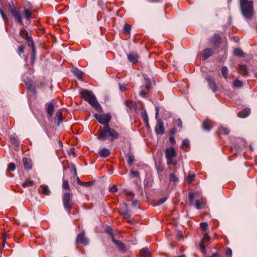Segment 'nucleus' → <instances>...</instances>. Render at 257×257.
Returning a JSON list of instances; mask_svg holds the SVG:
<instances>
[{"instance_id": "obj_24", "label": "nucleus", "mask_w": 257, "mask_h": 257, "mask_svg": "<svg viewBox=\"0 0 257 257\" xmlns=\"http://www.w3.org/2000/svg\"><path fill=\"white\" fill-rule=\"evenodd\" d=\"M145 87L147 91H149L151 87L152 83L147 75H144Z\"/></svg>"}, {"instance_id": "obj_61", "label": "nucleus", "mask_w": 257, "mask_h": 257, "mask_svg": "<svg viewBox=\"0 0 257 257\" xmlns=\"http://www.w3.org/2000/svg\"><path fill=\"white\" fill-rule=\"evenodd\" d=\"M126 195L128 196H130L132 197H134V194L132 192H126Z\"/></svg>"}, {"instance_id": "obj_59", "label": "nucleus", "mask_w": 257, "mask_h": 257, "mask_svg": "<svg viewBox=\"0 0 257 257\" xmlns=\"http://www.w3.org/2000/svg\"><path fill=\"white\" fill-rule=\"evenodd\" d=\"M147 94V92L144 90H141L140 95L142 97H145Z\"/></svg>"}, {"instance_id": "obj_7", "label": "nucleus", "mask_w": 257, "mask_h": 257, "mask_svg": "<svg viewBox=\"0 0 257 257\" xmlns=\"http://www.w3.org/2000/svg\"><path fill=\"white\" fill-rule=\"evenodd\" d=\"M94 117L100 123L104 125V126H105L109 125L108 123L111 119V116L109 113L102 114H95Z\"/></svg>"}, {"instance_id": "obj_42", "label": "nucleus", "mask_w": 257, "mask_h": 257, "mask_svg": "<svg viewBox=\"0 0 257 257\" xmlns=\"http://www.w3.org/2000/svg\"><path fill=\"white\" fill-rule=\"evenodd\" d=\"M32 50V55L31 58L32 63H33L36 57V50L34 47H31Z\"/></svg>"}, {"instance_id": "obj_29", "label": "nucleus", "mask_w": 257, "mask_h": 257, "mask_svg": "<svg viewBox=\"0 0 257 257\" xmlns=\"http://www.w3.org/2000/svg\"><path fill=\"white\" fill-rule=\"evenodd\" d=\"M175 172H176V167H175ZM176 172L171 173L169 177L170 182H176L178 181V177L175 174Z\"/></svg>"}, {"instance_id": "obj_47", "label": "nucleus", "mask_w": 257, "mask_h": 257, "mask_svg": "<svg viewBox=\"0 0 257 257\" xmlns=\"http://www.w3.org/2000/svg\"><path fill=\"white\" fill-rule=\"evenodd\" d=\"M0 14H1V15L3 18V19L6 22H8V18L7 17V16H6V15L5 14V13H4L3 11L2 10V9H0Z\"/></svg>"}, {"instance_id": "obj_45", "label": "nucleus", "mask_w": 257, "mask_h": 257, "mask_svg": "<svg viewBox=\"0 0 257 257\" xmlns=\"http://www.w3.org/2000/svg\"><path fill=\"white\" fill-rule=\"evenodd\" d=\"M8 169L10 171H14L16 169V165L14 163H11L8 165Z\"/></svg>"}, {"instance_id": "obj_57", "label": "nucleus", "mask_w": 257, "mask_h": 257, "mask_svg": "<svg viewBox=\"0 0 257 257\" xmlns=\"http://www.w3.org/2000/svg\"><path fill=\"white\" fill-rule=\"evenodd\" d=\"M169 140L170 143L172 144H175L176 143L175 138L173 136L170 137Z\"/></svg>"}, {"instance_id": "obj_39", "label": "nucleus", "mask_w": 257, "mask_h": 257, "mask_svg": "<svg viewBox=\"0 0 257 257\" xmlns=\"http://www.w3.org/2000/svg\"><path fill=\"white\" fill-rule=\"evenodd\" d=\"M142 117L144 119V122L148 124L149 117L146 110L142 112Z\"/></svg>"}, {"instance_id": "obj_58", "label": "nucleus", "mask_w": 257, "mask_h": 257, "mask_svg": "<svg viewBox=\"0 0 257 257\" xmlns=\"http://www.w3.org/2000/svg\"><path fill=\"white\" fill-rule=\"evenodd\" d=\"M107 232L110 234L111 235V237L112 238V235H114L113 233H112V229L111 228H108L107 229Z\"/></svg>"}, {"instance_id": "obj_9", "label": "nucleus", "mask_w": 257, "mask_h": 257, "mask_svg": "<svg viewBox=\"0 0 257 257\" xmlns=\"http://www.w3.org/2000/svg\"><path fill=\"white\" fill-rule=\"evenodd\" d=\"M76 243L83 244L84 245H87L89 243L88 239L85 237L84 231L79 233L76 237Z\"/></svg>"}, {"instance_id": "obj_11", "label": "nucleus", "mask_w": 257, "mask_h": 257, "mask_svg": "<svg viewBox=\"0 0 257 257\" xmlns=\"http://www.w3.org/2000/svg\"><path fill=\"white\" fill-rule=\"evenodd\" d=\"M205 80L207 82L209 88L213 93L217 91V85L211 76L207 75L205 76Z\"/></svg>"}, {"instance_id": "obj_48", "label": "nucleus", "mask_w": 257, "mask_h": 257, "mask_svg": "<svg viewBox=\"0 0 257 257\" xmlns=\"http://www.w3.org/2000/svg\"><path fill=\"white\" fill-rule=\"evenodd\" d=\"M167 200L166 198H162L161 199H159L157 202V204L158 205H161L163 204Z\"/></svg>"}, {"instance_id": "obj_56", "label": "nucleus", "mask_w": 257, "mask_h": 257, "mask_svg": "<svg viewBox=\"0 0 257 257\" xmlns=\"http://www.w3.org/2000/svg\"><path fill=\"white\" fill-rule=\"evenodd\" d=\"M221 129L225 135H228L229 133V131L227 128L221 127Z\"/></svg>"}, {"instance_id": "obj_3", "label": "nucleus", "mask_w": 257, "mask_h": 257, "mask_svg": "<svg viewBox=\"0 0 257 257\" xmlns=\"http://www.w3.org/2000/svg\"><path fill=\"white\" fill-rule=\"evenodd\" d=\"M241 11L246 19H251L254 15L253 2L248 0H239Z\"/></svg>"}, {"instance_id": "obj_2", "label": "nucleus", "mask_w": 257, "mask_h": 257, "mask_svg": "<svg viewBox=\"0 0 257 257\" xmlns=\"http://www.w3.org/2000/svg\"><path fill=\"white\" fill-rule=\"evenodd\" d=\"M118 137L119 134L116 131L111 128L109 125H106L104 126L103 130L98 134L97 139L99 140H104L107 138L111 142L118 139Z\"/></svg>"}, {"instance_id": "obj_41", "label": "nucleus", "mask_w": 257, "mask_h": 257, "mask_svg": "<svg viewBox=\"0 0 257 257\" xmlns=\"http://www.w3.org/2000/svg\"><path fill=\"white\" fill-rule=\"evenodd\" d=\"M20 35L25 39L28 35V33L25 29H22L20 32Z\"/></svg>"}, {"instance_id": "obj_4", "label": "nucleus", "mask_w": 257, "mask_h": 257, "mask_svg": "<svg viewBox=\"0 0 257 257\" xmlns=\"http://www.w3.org/2000/svg\"><path fill=\"white\" fill-rule=\"evenodd\" d=\"M165 156L168 165L171 164L175 165L177 164V161L175 159L177 156V153L173 147H171L166 149Z\"/></svg>"}, {"instance_id": "obj_26", "label": "nucleus", "mask_w": 257, "mask_h": 257, "mask_svg": "<svg viewBox=\"0 0 257 257\" xmlns=\"http://www.w3.org/2000/svg\"><path fill=\"white\" fill-rule=\"evenodd\" d=\"M247 67L245 65H240L239 66V70L240 73L243 76H247L248 74V71H247Z\"/></svg>"}, {"instance_id": "obj_38", "label": "nucleus", "mask_w": 257, "mask_h": 257, "mask_svg": "<svg viewBox=\"0 0 257 257\" xmlns=\"http://www.w3.org/2000/svg\"><path fill=\"white\" fill-rule=\"evenodd\" d=\"M190 145L189 141L188 139H184L182 141V147L183 149L184 148H187Z\"/></svg>"}, {"instance_id": "obj_33", "label": "nucleus", "mask_w": 257, "mask_h": 257, "mask_svg": "<svg viewBox=\"0 0 257 257\" xmlns=\"http://www.w3.org/2000/svg\"><path fill=\"white\" fill-rule=\"evenodd\" d=\"M221 73L223 78L226 79L228 77V70L226 66H223L221 69Z\"/></svg>"}, {"instance_id": "obj_8", "label": "nucleus", "mask_w": 257, "mask_h": 257, "mask_svg": "<svg viewBox=\"0 0 257 257\" xmlns=\"http://www.w3.org/2000/svg\"><path fill=\"white\" fill-rule=\"evenodd\" d=\"M155 133L157 135H163L165 133V128L164 126L163 121L159 118L157 120V123L155 126Z\"/></svg>"}, {"instance_id": "obj_49", "label": "nucleus", "mask_w": 257, "mask_h": 257, "mask_svg": "<svg viewBox=\"0 0 257 257\" xmlns=\"http://www.w3.org/2000/svg\"><path fill=\"white\" fill-rule=\"evenodd\" d=\"M175 123L178 127L182 128V122L180 118H178L176 120Z\"/></svg>"}, {"instance_id": "obj_44", "label": "nucleus", "mask_w": 257, "mask_h": 257, "mask_svg": "<svg viewBox=\"0 0 257 257\" xmlns=\"http://www.w3.org/2000/svg\"><path fill=\"white\" fill-rule=\"evenodd\" d=\"M117 187L116 185H113L109 188V191L111 193H115L117 191Z\"/></svg>"}, {"instance_id": "obj_60", "label": "nucleus", "mask_w": 257, "mask_h": 257, "mask_svg": "<svg viewBox=\"0 0 257 257\" xmlns=\"http://www.w3.org/2000/svg\"><path fill=\"white\" fill-rule=\"evenodd\" d=\"M138 200L136 199H135L132 201V206L136 207L138 204Z\"/></svg>"}, {"instance_id": "obj_31", "label": "nucleus", "mask_w": 257, "mask_h": 257, "mask_svg": "<svg viewBox=\"0 0 257 257\" xmlns=\"http://www.w3.org/2000/svg\"><path fill=\"white\" fill-rule=\"evenodd\" d=\"M34 184L33 181L29 179H27L22 184V186L24 188L28 187L33 186Z\"/></svg>"}, {"instance_id": "obj_62", "label": "nucleus", "mask_w": 257, "mask_h": 257, "mask_svg": "<svg viewBox=\"0 0 257 257\" xmlns=\"http://www.w3.org/2000/svg\"><path fill=\"white\" fill-rule=\"evenodd\" d=\"M159 109L158 107H156V118L157 119L159 115Z\"/></svg>"}, {"instance_id": "obj_10", "label": "nucleus", "mask_w": 257, "mask_h": 257, "mask_svg": "<svg viewBox=\"0 0 257 257\" xmlns=\"http://www.w3.org/2000/svg\"><path fill=\"white\" fill-rule=\"evenodd\" d=\"M112 241L116 245L117 248L121 253H124L126 251V247L124 244L120 240H116L114 235H112Z\"/></svg>"}, {"instance_id": "obj_36", "label": "nucleus", "mask_w": 257, "mask_h": 257, "mask_svg": "<svg viewBox=\"0 0 257 257\" xmlns=\"http://www.w3.org/2000/svg\"><path fill=\"white\" fill-rule=\"evenodd\" d=\"M62 187L64 189L67 190H70V187L68 180H63Z\"/></svg>"}, {"instance_id": "obj_23", "label": "nucleus", "mask_w": 257, "mask_h": 257, "mask_svg": "<svg viewBox=\"0 0 257 257\" xmlns=\"http://www.w3.org/2000/svg\"><path fill=\"white\" fill-rule=\"evenodd\" d=\"M71 71L78 79H82L83 73L81 71L76 68H73L72 69Z\"/></svg>"}, {"instance_id": "obj_22", "label": "nucleus", "mask_w": 257, "mask_h": 257, "mask_svg": "<svg viewBox=\"0 0 257 257\" xmlns=\"http://www.w3.org/2000/svg\"><path fill=\"white\" fill-rule=\"evenodd\" d=\"M30 7L25 9L24 16L28 21H30L32 18V12Z\"/></svg>"}, {"instance_id": "obj_17", "label": "nucleus", "mask_w": 257, "mask_h": 257, "mask_svg": "<svg viewBox=\"0 0 257 257\" xmlns=\"http://www.w3.org/2000/svg\"><path fill=\"white\" fill-rule=\"evenodd\" d=\"M98 154L102 158H107L110 155V151L108 149L102 148L99 150Z\"/></svg>"}, {"instance_id": "obj_54", "label": "nucleus", "mask_w": 257, "mask_h": 257, "mask_svg": "<svg viewBox=\"0 0 257 257\" xmlns=\"http://www.w3.org/2000/svg\"><path fill=\"white\" fill-rule=\"evenodd\" d=\"M131 173L132 175L135 177L139 178L140 177V173L139 172L132 171Z\"/></svg>"}, {"instance_id": "obj_14", "label": "nucleus", "mask_w": 257, "mask_h": 257, "mask_svg": "<svg viewBox=\"0 0 257 257\" xmlns=\"http://www.w3.org/2000/svg\"><path fill=\"white\" fill-rule=\"evenodd\" d=\"M46 110L49 117H52L53 114L54 106L53 103L50 101L46 103Z\"/></svg>"}, {"instance_id": "obj_63", "label": "nucleus", "mask_w": 257, "mask_h": 257, "mask_svg": "<svg viewBox=\"0 0 257 257\" xmlns=\"http://www.w3.org/2000/svg\"><path fill=\"white\" fill-rule=\"evenodd\" d=\"M219 255L217 252L213 253L212 255L208 256V257H218Z\"/></svg>"}, {"instance_id": "obj_37", "label": "nucleus", "mask_w": 257, "mask_h": 257, "mask_svg": "<svg viewBox=\"0 0 257 257\" xmlns=\"http://www.w3.org/2000/svg\"><path fill=\"white\" fill-rule=\"evenodd\" d=\"M233 85L235 87L240 88L243 85V83L241 81H240L239 80H235L233 82Z\"/></svg>"}, {"instance_id": "obj_35", "label": "nucleus", "mask_w": 257, "mask_h": 257, "mask_svg": "<svg viewBox=\"0 0 257 257\" xmlns=\"http://www.w3.org/2000/svg\"><path fill=\"white\" fill-rule=\"evenodd\" d=\"M27 42H28V45L30 47H34V42L33 41L32 38L31 37L28 36V35L25 38Z\"/></svg>"}, {"instance_id": "obj_13", "label": "nucleus", "mask_w": 257, "mask_h": 257, "mask_svg": "<svg viewBox=\"0 0 257 257\" xmlns=\"http://www.w3.org/2000/svg\"><path fill=\"white\" fill-rule=\"evenodd\" d=\"M213 50L211 48H206L204 49L202 53V59L203 60H206L213 54Z\"/></svg>"}, {"instance_id": "obj_6", "label": "nucleus", "mask_w": 257, "mask_h": 257, "mask_svg": "<svg viewBox=\"0 0 257 257\" xmlns=\"http://www.w3.org/2000/svg\"><path fill=\"white\" fill-rule=\"evenodd\" d=\"M71 198V195L68 192L64 193L62 198L64 207L69 215L70 214V210L73 204Z\"/></svg>"}, {"instance_id": "obj_43", "label": "nucleus", "mask_w": 257, "mask_h": 257, "mask_svg": "<svg viewBox=\"0 0 257 257\" xmlns=\"http://www.w3.org/2000/svg\"><path fill=\"white\" fill-rule=\"evenodd\" d=\"M194 194L193 193H191L189 194V203L191 205H194Z\"/></svg>"}, {"instance_id": "obj_19", "label": "nucleus", "mask_w": 257, "mask_h": 257, "mask_svg": "<svg viewBox=\"0 0 257 257\" xmlns=\"http://www.w3.org/2000/svg\"><path fill=\"white\" fill-rule=\"evenodd\" d=\"M211 42L216 47H218L220 44V37L219 35L215 34L212 38Z\"/></svg>"}, {"instance_id": "obj_51", "label": "nucleus", "mask_w": 257, "mask_h": 257, "mask_svg": "<svg viewBox=\"0 0 257 257\" xmlns=\"http://www.w3.org/2000/svg\"><path fill=\"white\" fill-rule=\"evenodd\" d=\"M194 178H195V175H194V174L188 175V180L189 183L192 182L194 180Z\"/></svg>"}, {"instance_id": "obj_34", "label": "nucleus", "mask_w": 257, "mask_h": 257, "mask_svg": "<svg viewBox=\"0 0 257 257\" xmlns=\"http://www.w3.org/2000/svg\"><path fill=\"white\" fill-rule=\"evenodd\" d=\"M234 55L236 56L242 57L244 56V53L241 49L239 48H236L234 50Z\"/></svg>"}, {"instance_id": "obj_1", "label": "nucleus", "mask_w": 257, "mask_h": 257, "mask_svg": "<svg viewBox=\"0 0 257 257\" xmlns=\"http://www.w3.org/2000/svg\"><path fill=\"white\" fill-rule=\"evenodd\" d=\"M80 93L83 99L87 101L98 112H102L103 110L100 104L91 91L82 89L80 91Z\"/></svg>"}, {"instance_id": "obj_55", "label": "nucleus", "mask_w": 257, "mask_h": 257, "mask_svg": "<svg viewBox=\"0 0 257 257\" xmlns=\"http://www.w3.org/2000/svg\"><path fill=\"white\" fill-rule=\"evenodd\" d=\"M226 254L231 256L232 255V250L230 248H228L226 251Z\"/></svg>"}, {"instance_id": "obj_5", "label": "nucleus", "mask_w": 257, "mask_h": 257, "mask_svg": "<svg viewBox=\"0 0 257 257\" xmlns=\"http://www.w3.org/2000/svg\"><path fill=\"white\" fill-rule=\"evenodd\" d=\"M9 9L16 22L21 25H23L20 8H16L13 5H9Z\"/></svg>"}, {"instance_id": "obj_16", "label": "nucleus", "mask_w": 257, "mask_h": 257, "mask_svg": "<svg viewBox=\"0 0 257 257\" xmlns=\"http://www.w3.org/2000/svg\"><path fill=\"white\" fill-rule=\"evenodd\" d=\"M127 57L129 61L133 63H136L138 60V55L136 53L133 52L128 54L127 55Z\"/></svg>"}, {"instance_id": "obj_15", "label": "nucleus", "mask_w": 257, "mask_h": 257, "mask_svg": "<svg viewBox=\"0 0 257 257\" xmlns=\"http://www.w3.org/2000/svg\"><path fill=\"white\" fill-rule=\"evenodd\" d=\"M124 207L125 209V210H122V209L120 210V214L125 219H128L131 217L130 212L127 210V206L126 204H124Z\"/></svg>"}, {"instance_id": "obj_30", "label": "nucleus", "mask_w": 257, "mask_h": 257, "mask_svg": "<svg viewBox=\"0 0 257 257\" xmlns=\"http://www.w3.org/2000/svg\"><path fill=\"white\" fill-rule=\"evenodd\" d=\"M202 127L204 130L206 131H209L211 129L212 126H211L209 122L206 120L203 122Z\"/></svg>"}, {"instance_id": "obj_21", "label": "nucleus", "mask_w": 257, "mask_h": 257, "mask_svg": "<svg viewBox=\"0 0 257 257\" xmlns=\"http://www.w3.org/2000/svg\"><path fill=\"white\" fill-rule=\"evenodd\" d=\"M62 121V114L60 111H58L56 112L55 117V121L57 125H59L60 122Z\"/></svg>"}, {"instance_id": "obj_32", "label": "nucleus", "mask_w": 257, "mask_h": 257, "mask_svg": "<svg viewBox=\"0 0 257 257\" xmlns=\"http://www.w3.org/2000/svg\"><path fill=\"white\" fill-rule=\"evenodd\" d=\"M41 189L42 192L47 195H48L50 193V191L48 186L45 185H41L40 187Z\"/></svg>"}, {"instance_id": "obj_52", "label": "nucleus", "mask_w": 257, "mask_h": 257, "mask_svg": "<svg viewBox=\"0 0 257 257\" xmlns=\"http://www.w3.org/2000/svg\"><path fill=\"white\" fill-rule=\"evenodd\" d=\"M24 52V46H22L18 48V53L19 54V55H21V54L23 53Z\"/></svg>"}, {"instance_id": "obj_64", "label": "nucleus", "mask_w": 257, "mask_h": 257, "mask_svg": "<svg viewBox=\"0 0 257 257\" xmlns=\"http://www.w3.org/2000/svg\"><path fill=\"white\" fill-rule=\"evenodd\" d=\"M119 88L121 91H123L125 90V87L119 84Z\"/></svg>"}, {"instance_id": "obj_18", "label": "nucleus", "mask_w": 257, "mask_h": 257, "mask_svg": "<svg viewBox=\"0 0 257 257\" xmlns=\"http://www.w3.org/2000/svg\"><path fill=\"white\" fill-rule=\"evenodd\" d=\"M250 113V110L249 108H245L242 110L239 111L237 113L238 116L241 118H245L248 116Z\"/></svg>"}, {"instance_id": "obj_40", "label": "nucleus", "mask_w": 257, "mask_h": 257, "mask_svg": "<svg viewBox=\"0 0 257 257\" xmlns=\"http://www.w3.org/2000/svg\"><path fill=\"white\" fill-rule=\"evenodd\" d=\"M200 225L203 231L206 232L208 229V224L206 222H201Z\"/></svg>"}, {"instance_id": "obj_53", "label": "nucleus", "mask_w": 257, "mask_h": 257, "mask_svg": "<svg viewBox=\"0 0 257 257\" xmlns=\"http://www.w3.org/2000/svg\"><path fill=\"white\" fill-rule=\"evenodd\" d=\"M93 182H83L82 185L86 187H89L93 184Z\"/></svg>"}, {"instance_id": "obj_27", "label": "nucleus", "mask_w": 257, "mask_h": 257, "mask_svg": "<svg viewBox=\"0 0 257 257\" xmlns=\"http://www.w3.org/2000/svg\"><path fill=\"white\" fill-rule=\"evenodd\" d=\"M24 166L26 169L30 170L32 168V165L30 160L27 158L23 159Z\"/></svg>"}, {"instance_id": "obj_12", "label": "nucleus", "mask_w": 257, "mask_h": 257, "mask_svg": "<svg viewBox=\"0 0 257 257\" xmlns=\"http://www.w3.org/2000/svg\"><path fill=\"white\" fill-rule=\"evenodd\" d=\"M210 239L209 234L206 232H204L203 237L199 244V247L202 253H205L206 249L204 245V242L208 241Z\"/></svg>"}, {"instance_id": "obj_25", "label": "nucleus", "mask_w": 257, "mask_h": 257, "mask_svg": "<svg viewBox=\"0 0 257 257\" xmlns=\"http://www.w3.org/2000/svg\"><path fill=\"white\" fill-rule=\"evenodd\" d=\"M140 255L142 257H150L151 253L147 247L142 248L140 251Z\"/></svg>"}, {"instance_id": "obj_46", "label": "nucleus", "mask_w": 257, "mask_h": 257, "mask_svg": "<svg viewBox=\"0 0 257 257\" xmlns=\"http://www.w3.org/2000/svg\"><path fill=\"white\" fill-rule=\"evenodd\" d=\"M193 205H195L197 209H200L201 208V202L199 200H196Z\"/></svg>"}, {"instance_id": "obj_28", "label": "nucleus", "mask_w": 257, "mask_h": 257, "mask_svg": "<svg viewBox=\"0 0 257 257\" xmlns=\"http://www.w3.org/2000/svg\"><path fill=\"white\" fill-rule=\"evenodd\" d=\"M127 162L128 164L132 166L135 161V158L133 154L132 153H128L126 155Z\"/></svg>"}, {"instance_id": "obj_50", "label": "nucleus", "mask_w": 257, "mask_h": 257, "mask_svg": "<svg viewBox=\"0 0 257 257\" xmlns=\"http://www.w3.org/2000/svg\"><path fill=\"white\" fill-rule=\"evenodd\" d=\"M131 27L130 25L125 24L123 27V30L125 32L129 33L131 31Z\"/></svg>"}, {"instance_id": "obj_20", "label": "nucleus", "mask_w": 257, "mask_h": 257, "mask_svg": "<svg viewBox=\"0 0 257 257\" xmlns=\"http://www.w3.org/2000/svg\"><path fill=\"white\" fill-rule=\"evenodd\" d=\"M125 106L127 108V111H128V110H131L132 109H135L136 108V103L132 100H127L125 102Z\"/></svg>"}]
</instances>
